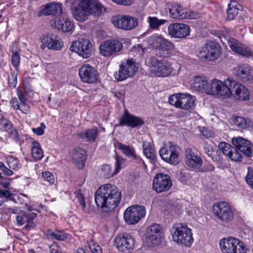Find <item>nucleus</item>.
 <instances>
[{"mask_svg":"<svg viewBox=\"0 0 253 253\" xmlns=\"http://www.w3.org/2000/svg\"><path fill=\"white\" fill-rule=\"evenodd\" d=\"M42 44L41 48L44 49L47 47L49 49L54 50H60L63 45L62 42L54 35H43L41 38Z\"/></svg>","mask_w":253,"mask_h":253,"instance_id":"nucleus-24","label":"nucleus"},{"mask_svg":"<svg viewBox=\"0 0 253 253\" xmlns=\"http://www.w3.org/2000/svg\"><path fill=\"white\" fill-rule=\"evenodd\" d=\"M81 138L88 142H94L98 135V129L96 127H93L78 133Z\"/></svg>","mask_w":253,"mask_h":253,"instance_id":"nucleus-38","label":"nucleus"},{"mask_svg":"<svg viewBox=\"0 0 253 253\" xmlns=\"http://www.w3.org/2000/svg\"><path fill=\"white\" fill-rule=\"evenodd\" d=\"M50 253H61L60 247L56 242H53L52 245L49 246Z\"/></svg>","mask_w":253,"mask_h":253,"instance_id":"nucleus-62","label":"nucleus"},{"mask_svg":"<svg viewBox=\"0 0 253 253\" xmlns=\"http://www.w3.org/2000/svg\"><path fill=\"white\" fill-rule=\"evenodd\" d=\"M221 54L220 45L212 41L204 44L200 48L198 56L202 61H213L217 59Z\"/></svg>","mask_w":253,"mask_h":253,"instance_id":"nucleus-7","label":"nucleus"},{"mask_svg":"<svg viewBox=\"0 0 253 253\" xmlns=\"http://www.w3.org/2000/svg\"><path fill=\"white\" fill-rule=\"evenodd\" d=\"M121 199V192L117 186L107 183L101 185L95 194V201L98 208L108 211L115 209Z\"/></svg>","mask_w":253,"mask_h":253,"instance_id":"nucleus-1","label":"nucleus"},{"mask_svg":"<svg viewBox=\"0 0 253 253\" xmlns=\"http://www.w3.org/2000/svg\"><path fill=\"white\" fill-rule=\"evenodd\" d=\"M223 38L224 40L228 42L229 46L233 51L241 55H243L247 47L246 46L240 43L233 38H230L223 35Z\"/></svg>","mask_w":253,"mask_h":253,"instance_id":"nucleus-35","label":"nucleus"},{"mask_svg":"<svg viewBox=\"0 0 253 253\" xmlns=\"http://www.w3.org/2000/svg\"><path fill=\"white\" fill-rule=\"evenodd\" d=\"M240 7L241 5L236 0H232L230 1V3L228 4V8L227 10V18L228 20L234 19L236 15L238 14Z\"/></svg>","mask_w":253,"mask_h":253,"instance_id":"nucleus-41","label":"nucleus"},{"mask_svg":"<svg viewBox=\"0 0 253 253\" xmlns=\"http://www.w3.org/2000/svg\"><path fill=\"white\" fill-rule=\"evenodd\" d=\"M148 43L150 47L163 51L169 52L173 48V44L171 42L158 34L151 36L148 39Z\"/></svg>","mask_w":253,"mask_h":253,"instance_id":"nucleus-19","label":"nucleus"},{"mask_svg":"<svg viewBox=\"0 0 253 253\" xmlns=\"http://www.w3.org/2000/svg\"><path fill=\"white\" fill-rule=\"evenodd\" d=\"M169 14L171 17L179 19L186 18V9L181 5L173 3L169 9Z\"/></svg>","mask_w":253,"mask_h":253,"instance_id":"nucleus-37","label":"nucleus"},{"mask_svg":"<svg viewBox=\"0 0 253 253\" xmlns=\"http://www.w3.org/2000/svg\"><path fill=\"white\" fill-rule=\"evenodd\" d=\"M18 98L13 97L11 98L9 104L11 108L17 113L19 111L23 114H28L31 111L30 105L27 103V99L23 91L19 88L16 89Z\"/></svg>","mask_w":253,"mask_h":253,"instance_id":"nucleus-15","label":"nucleus"},{"mask_svg":"<svg viewBox=\"0 0 253 253\" xmlns=\"http://www.w3.org/2000/svg\"><path fill=\"white\" fill-rule=\"evenodd\" d=\"M118 148L121 150L122 153L125 156L133 158L138 163L141 164L143 163V161L141 158L136 154V151L133 146L119 143L118 144Z\"/></svg>","mask_w":253,"mask_h":253,"instance_id":"nucleus-33","label":"nucleus"},{"mask_svg":"<svg viewBox=\"0 0 253 253\" xmlns=\"http://www.w3.org/2000/svg\"><path fill=\"white\" fill-rule=\"evenodd\" d=\"M252 73V68L248 64H242L235 69V74L239 79L243 81L249 80Z\"/></svg>","mask_w":253,"mask_h":253,"instance_id":"nucleus-36","label":"nucleus"},{"mask_svg":"<svg viewBox=\"0 0 253 253\" xmlns=\"http://www.w3.org/2000/svg\"><path fill=\"white\" fill-rule=\"evenodd\" d=\"M201 16V13L197 11L190 10L188 12L186 11V18L189 19H197Z\"/></svg>","mask_w":253,"mask_h":253,"instance_id":"nucleus-59","label":"nucleus"},{"mask_svg":"<svg viewBox=\"0 0 253 253\" xmlns=\"http://www.w3.org/2000/svg\"><path fill=\"white\" fill-rule=\"evenodd\" d=\"M99 173L101 176L105 178H109L116 174L115 170H113L112 167L107 164L103 165L99 169Z\"/></svg>","mask_w":253,"mask_h":253,"instance_id":"nucleus-43","label":"nucleus"},{"mask_svg":"<svg viewBox=\"0 0 253 253\" xmlns=\"http://www.w3.org/2000/svg\"><path fill=\"white\" fill-rule=\"evenodd\" d=\"M139 64L132 59H127L121 62L118 71L114 74L115 79L121 82L133 77L138 71Z\"/></svg>","mask_w":253,"mask_h":253,"instance_id":"nucleus-9","label":"nucleus"},{"mask_svg":"<svg viewBox=\"0 0 253 253\" xmlns=\"http://www.w3.org/2000/svg\"><path fill=\"white\" fill-rule=\"evenodd\" d=\"M194 96L186 93H175L169 97V103L177 108L190 111L195 107Z\"/></svg>","mask_w":253,"mask_h":253,"instance_id":"nucleus-6","label":"nucleus"},{"mask_svg":"<svg viewBox=\"0 0 253 253\" xmlns=\"http://www.w3.org/2000/svg\"><path fill=\"white\" fill-rule=\"evenodd\" d=\"M42 175L45 180L47 181L50 184H53L55 178L53 174L49 171H43Z\"/></svg>","mask_w":253,"mask_h":253,"instance_id":"nucleus-55","label":"nucleus"},{"mask_svg":"<svg viewBox=\"0 0 253 253\" xmlns=\"http://www.w3.org/2000/svg\"><path fill=\"white\" fill-rule=\"evenodd\" d=\"M219 245L222 253H247V252L245 243L233 237L221 239Z\"/></svg>","mask_w":253,"mask_h":253,"instance_id":"nucleus-8","label":"nucleus"},{"mask_svg":"<svg viewBox=\"0 0 253 253\" xmlns=\"http://www.w3.org/2000/svg\"><path fill=\"white\" fill-rule=\"evenodd\" d=\"M20 55L17 52L13 53L11 57V63L15 67H17L20 63Z\"/></svg>","mask_w":253,"mask_h":253,"instance_id":"nucleus-60","label":"nucleus"},{"mask_svg":"<svg viewBox=\"0 0 253 253\" xmlns=\"http://www.w3.org/2000/svg\"><path fill=\"white\" fill-rule=\"evenodd\" d=\"M31 157L35 161H38L43 157V150L40 143L36 140L31 143Z\"/></svg>","mask_w":253,"mask_h":253,"instance_id":"nucleus-39","label":"nucleus"},{"mask_svg":"<svg viewBox=\"0 0 253 253\" xmlns=\"http://www.w3.org/2000/svg\"><path fill=\"white\" fill-rule=\"evenodd\" d=\"M185 154V163L189 168L198 169L202 166L203 160L197 150L188 148Z\"/></svg>","mask_w":253,"mask_h":253,"instance_id":"nucleus-27","label":"nucleus"},{"mask_svg":"<svg viewBox=\"0 0 253 253\" xmlns=\"http://www.w3.org/2000/svg\"><path fill=\"white\" fill-rule=\"evenodd\" d=\"M114 3L125 6H129L134 2V0H111Z\"/></svg>","mask_w":253,"mask_h":253,"instance_id":"nucleus-61","label":"nucleus"},{"mask_svg":"<svg viewBox=\"0 0 253 253\" xmlns=\"http://www.w3.org/2000/svg\"><path fill=\"white\" fill-rule=\"evenodd\" d=\"M111 23L117 29L129 31L138 26V20L129 15L118 14L112 17Z\"/></svg>","mask_w":253,"mask_h":253,"instance_id":"nucleus-11","label":"nucleus"},{"mask_svg":"<svg viewBox=\"0 0 253 253\" xmlns=\"http://www.w3.org/2000/svg\"><path fill=\"white\" fill-rule=\"evenodd\" d=\"M36 216L37 213L35 212L28 213L21 212L16 215V219L17 224L20 226L27 223L25 227L26 229H28L34 226V223L32 222V220L36 218Z\"/></svg>","mask_w":253,"mask_h":253,"instance_id":"nucleus-31","label":"nucleus"},{"mask_svg":"<svg viewBox=\"0 0 253 253\" xmlns=\"http://www.w3.org/2000/svg\"><path fill=\"white\" fill-rule=\"evenodd\" d=\"M76 197L79 202L80 205L82 207V209L84 210L85 208V202L84 201V197L81 193V190H77L75 192Z\"/></svg>","mask_w":253,"mask_h":253,"instance_id":"nucleus-52","label":"nucleus"},{"mask_svg":"<svg viewBox=\"0 0 253 253\" xmlns=\"http://www.w3.org/2000/svg\"><path fill=\"white\" fill-rule=\"evenodd\" d=\"M102 8L97 0H76L73 3L71 11L76 20L83 22L88 19L90 14L99 15Z\"/></svg>","mask_w":253,"mask_h":253,"instance_id":"nucleus-3","label":"nucleus"},{"mask_svg":"<svg viewBox=\"0 0 253 253\" xmlns=\"http://www.w3.org/2000/svg\"><path fill=\"white\" fill-rule=\"evenodd\" d=\"M46 126L43 123L40 124V126L37 128H32V131L37 135H42L44 133Z\"/></svg>","mask_w":253,"mask_h":253,"instance_id":"nucleus-58","label":"nucleus"},{"mask_svg":"<svg viewBox=\"0 0 253 253\" xmlns=\"http://www.w3.org/2000/svg\"><path fill=\"white\" fill-rule=\"evenodd\" d=\"M17 73L13 72L8 77V83L11 88H14L17 84Z\"/></svg>","mask_w":253,"mask_h":253,"instance_id":"nucleus-56","label":"nucleus"},{"mask_svg":"<svg viewBox=\"0 0 253 253\" xmlns=\"http://www.w3.org/2000/svg\"><path fill=\"white\" fill-rule=\"evenodd\" d=\"M62 4L57 2H51L40 7V13L44 15L59 14L62 12Z\"/></svg>","mask_w":253,"mask_h":253,"instance_id":"nucleus-30","label":"nucleus"},{"mask_svg":"<svg viewBox=\"0 0 253 253\" xmlns=\"http://www.w3.org/2000/svg\"><path fill=\"white\" fill-rule=\"evenodd\" d=\"M79 76L84 83L94 84L99 81L97 71L88 64L83 65L79 68Z\"/></svg>","mask_w":253,"mask_h":253,"instance_id":"nucleus-20","label":"nucleus"},{"mask_svg":"<svg viewBox=\"0 0 253 253\" xmlns=\"http://www.w3.org/2000/svg\"><path fill=\"white\" fill-rule=\"evenodd\" d=\"M232 143L237 149L246 156L248 157L253 156V146L248 140L240 136L234 137L232 138Z\"/></svg>","mask_w":253,"mask_h":253,"instance_id":"nucleus-26","label":"nucleus"},{"mask_svg":"<svg viewBox=\"0 0 253 253\" xmlns=\"http://www.w3.org/2000/svg\"><path fill=\"white\" fill-rule=\"evenodd\" d=\"M122 43L117 40H108L103 42L99 47V53L106 57H111L118 55L122 51Z\"/></svg>","mask_w":253,"mask_h":253,"instance_id":"nucleus-14","label":"nucleus"},{"mask_svg":"<svg viewBox=\"0 0 253 253\" xmlns=\"http://www.w3.org/2000/svg\"><path fill=\"white\" fill-rule=\"evenodd\" d=\"M190 85L195 91L209 95L210 85L206 77L200 76L193 77L190 81Z\"/></svg>","mask_w":253,"mask_h":253,"instance_id":"nucleus-25","label":"nucleus"},{"mask_svg":"<svg viewBox=\"0 0 253 253\" xmlns=\"http://www.w3.org/2000/svg\"><path fill=\"white\" fill-rule=\"evenodd\" d=\"M145 50V48L143 47L141 44H137L132 47L130 53L136 58H139L143 55Z\"/></svg>","mask_w":253,"mask_h":253,"instance_id":"nucleus-47","label":"nucleus"},{"mask_svg":"<svg viewBox=\"0 0 253 253\" xmlns=\"http://www.w3.org/2000/svg\"><path fill=\"white\" fill-rule=\"evenodd\" d=\"M172 186V181L168 174L160 173L154 177L152 188L157 193L168 191Z\"/></svg>","mask_w":253,"mask_h":253,"instance_id":"nucleus-21","label":"nucleus"},{"mask_svg":"<svg viewBox=\"0 0 253 253\" xmlns=\"http://www.w3.org/2000/svg\"><path fill=\"white\" fill-rule=\"evenodd\" d=\"M6 162L9 167L14 170H18L21 168L19 160L12 156L6 157Z\"/></svg>","mask_w":253,"mask_h":253,"instance_id":"nucleus-46","label":"nucleus"},{"mask_svg":"<svg viewBox=\"0 0 253 253\" xmlns=\"http://www.w3.org/2000/svg\"><path fill=\"white\" fill-rule=\"evenodd\" d=\"M15 195L11 193L9 191L6 189H0V198H5L6 201L10 200L13 198Z\"/></svg>","mask_w":253,"mask_h":253,"instance_id":"nucleus-54","label":"nucleus"},{"mask_svg":"<svg viewBox=\"0 0 253 253\" xmlns=\"http://www.w3.org/2000/svg\"><path fill=\"white\" fill-rule=\"evenodd\" d=\"M116 162H115V172L116 173H118L120 170L125 166L126 162V159L123 157L119 156L117 154L115 156Z\"/></svg>","mask_w":253,"mask_h":253,"instance_id":"nucleus-48","label":"nucleus"},{"mask_svg":"<svg viewBox=\"0 0 253 253\" xmlns=\"http://www.w3.org/2000/svg\"><path fill=\"white\" fill-rule=\"evenodd\" d=\"M0 169L8 176H11L13 174L12 170L7 168L4 164L1 162H0Z\"/></svg>","mask_w":253,"mask_h":253,"instance_id":"nucleus-63","label":"nucleus"},{"mask_svg":"<svg viewBox=\"0 0 253 253\" xmlns=\"http://www.w3.org/2000/svg\"><path fill=\"white\" fill-rule=\"evenodd\" d=\"M26 198H27L26 195L21 194L17 196L16 197H15L14 196L13 198L11 199V201L18 204L23 205L24 204H26Z\"/></svg>","mask_w":253,"mask_h":253,"instance_id":"nucleus-53","label":"nucleus"},{"mask_svg":"<svg viewBox=\"0 0 253 253\" xmlns=\"http://www.w3.org/2000/svg\"><path fill=\"white\" fill-rule=\"evenodd\" d=\"M169 36L174 38H184L190 35L188 25L182 23H173L168 27Z\"/></svg>","mask_w":253,"mask_h":253,"instance_id":"nucleus-23","label":"nucleus"},{"mask_svg":"<svg viewBox=\"0 0 253 253\" xmlns=\"http://www.w3.org/2000/svg\"><path fill=\"white\" fill-rule=\"evenodd\" d=\"M3 127L5 131H6L10 137L13 139L15 141L19 140V137L17 130L12 127L11 123L6 122L3 124Z\"/></svg>","mask_w":253,"mask_h":253,"instance_id":"nucleus-44","label":"nucleus"},{"mask_svg":"<svg viewBox=\"0 0 253 253\" xmlns=\"http://www.w3.org/2000/svg\"><path fill=\"white\" fill-rule=\"evenodd\" d=\"M146 241L150 247L159 245L164 238V232L160 225L153 223L149 226L145 232Z\"/></svg>","mask_w":253,"mask_h":253,"instance_id":"nucleus-13","label":"nucleus"},{"mask_svg":"<svg viewBox=\"0 0 253 253\" xmlns=\"http://www.w3.org/2000/svg\"><path fill=\"white\" fill-rule=\"evenodd\" d=\"M171 234L173 241L179 246L190 247L193 243L192 230L186 223L174 224L171 229Z\"/></svg>","mask_w":253,"mask_h":253,"instance_id":"nucleus-4","label":"nucleus"},{"mask_svg":"<svg viewBox=\"0 0 253 253\" xmlns=\"http://www.w3.org/2000/svg\"><path fill=\"white\" fill-rule=\"evenodd\" d=\"M143 153L145 156L151 160H154L156 158V153L152 147L150 142L147 141L142 142Z\"/></svg>","mask_w":253,"mask_h":253,"instance_id":"nucleus-42","label":"nucleus"},{"mask_svg":"<svg viewBox=\"0 0 253 253\" xmlns=\"http://www.w3.org/2000/svg\"><path fill=\"white\" fill-rule=\"evenodd\" d=\"M87 244L92 253H102L101 247L93 240L87 241Z\"/></svg>","mask_w":253,"mask_h":253,"instance_id":"nucleus-50","label":"nucleus"},{"mask_svg":"<svg viewBox=\"0 0 253 253\" xmlns=\"http://www.w3.org/2000/svg\"><path fill=\"white\" fill-rule=\"evenodd\" d=\"M218 146L223 154L227 157L229 156L232 149L234 148L232 147L229 144L224 142H221L219 143Z\"/></svg>","mask_w":253,"mask_h":253,"instance_id":"nucleus-49","label":"nucleus"},{"mask_svg":"<svg viewBox=\"0 0 253 253\" xmlns=\"http://www.w3.org/2000/svg\"><path fill=\"white\" fill-rule=\"evenodd\" d=\"M232 79L228 78L224 81L217 79H212L210 82V89L209 95L219 99H229L232 97L231 91Z\"/></svg>","mask_w":253,"mask_h":253,"instance_id":"nucleus-5","label":"nucleus"},{"mask_svg":"<svg viewBox=\"0 0 253 253\" xmlns=\"http://www.w3.org/2000/svg\"><path fill=\"white\" fill-rule=\"evenodd\" d=\"M246 180L247 184L253 189V169L252 168H248Z\"/></svg>","mask_w":253,"mask_h":253,"instance_id":"nucleus-57","label":"nucleus"},{"mask_svg":"<svg viewBox=\"0 0 253 253\" xmlns=\"http://www.w3.org/2000/svg\"><path fill=\"white\" fill-rule=\"evenodd\" d=\"M166 21L164 19H159L156 17L149 16L147 18L149 27L152 29H157L161 25L165 23Z\"/></svg>","mask_w":253,"mask_h":253,"instance_id":"nucleus-45","label":"nucleus"},{"mask_svg":"<svg viewBox=\"0 0 253 253\" xmlns=\"http://www.w3.org/2000/svg\"><path fill=\"white\" fill-rule=\"evenodd\" d=\"M180 149L177 145L169 142L160 150L159 154L165 161L171 165H176L180 162Z\"/></svg>","mask_w":253,"mask_h":253,"instance_id":"nucleus-10","label":"nucleus"},{"mask_svg":"<svg viewBox=\"0 0 253 253\" xmlns=\"http://www.w3.org/2000/svg\"><path fill=\"white\" fill-rule=\"evenodd\" d=\"M214 215L219 220L228 222L231 221L234 216V211L231 205L225 202L214 204L212 206Z\"/></svg>","mask_w":253,"mask_h":253,"instance_id":"nucleus-12","label":"nucleus"},{"mask_svg":"<svg viewBox=\"0 0 253 253\" xmlns=\"http://www.w3.org/2000/svg\"><path fill=\"white\" fill-rule=\"evenodd\" d=\"M145 214L146 210L143 206L135 205L126 209L124 212V217L127 224L133 225L137 223Z\"/></svg>","mask_w":253,"mask_h":253,"instance_id":"nucleus-16","label":"nucleus"},{"mask_svg":"<svg viewBox=\"0 0 253 253\" xmlns=\"http://www.w3.org/2000/svg\"><path fill=\"white\" fill-rule=\"evenodd\" d=\"M144 121L140 118L129 113L126 110H125L119 123V126H126L131 128L136 127L142 126Z\"/></svg>","mask_w":253,"mask_h":253,"instance_id":"nucleus-28","label":"nucleus"},{"mask_svg":"<svg viewBox=\"0 0 253 253\" xmlns=\"http://www.w3.org/2000/svg\"><path fill=\"white\" fill-rule=\"evenodd\" d=\"M152 74L158 77H167L177 76L180 72L181 66L178 63H171L164 59H159L151 56L146 61Z\"/></svg>","mask_w":253,"mask_h":253,"instance_id":"nucleus-2","label":"nucleus"},{"mask_svg":"<svg viewBox=\"0 0 253 253\" xmlns=\"http://www.w3.org/2000/svg\"><path fill=\"white\" fill-rule=\"evenodd\" d=\"M115 244L120 252L123 253H130L134 249L135 241L131 235L124 233L116 237Z\"/></svg>","mask_w":253,"mask_h":253,"instance_id":"nucleus-17","label":"nucleus"},{"mask_svg":"<svg viewBox=\"0 0 253 253\" xmlns=\"http://www.w3.org/2000/svg\"><path fill=\"white\" fill-rule=\"evenodd\" d=\"M231 123L236 130H242L246 128H253V122L250 119L242 117H233Z\"/></svg>","mask_w":253,"mask_h":253,"instance_id":"nucleus-32","label":"nucleus"},{"mask_svg":"<svg viewBox=\"0 0 253 253\" xmlns=\"http://www.w3.org/2000/svg\"><path fill=\"white\" fill-rule=\"evenodd\" d=\"M201 134L206 137H210L212 135V132L209 129L205 127H198Z\"/></svg>","mask_w":253,"mask_h":253,"instance_id":"nucleus-64","label":"nucleus"},{"mask_svg":"<svg viewBox=\"0 0 253 253\" xmlns=\"http://www.w3.org/2000/svg\"><path fill=\"white\" fill-rule=\"evenodd\" d=\"M46 238L49 240H56L58 241H64L69 239V234L61 230L49 229L46 233Z\"/></svg>","mask_w":253,"mask_h":253,"instance_id":"nucleus-40","label":"nucleus"},{"mask_svg":"<svg viewBox=\"0 0 253 253\" xmlns=\"http://www.w3.org/2000/svg\"><path fill=\"white\" fill-rule=\"evenodd\" d=\"M86 152L81 149H75L72 154V161L76 167L79 169H83L85 163Z\"/></svg>","mask_w":253,"mask_h":253,"instance_id":"nucleus-34","label":"nucleus"},{"mask_svg":"<svg viewBox=\"0 0 253 253\" xmlns=\"http://www.w3.org/2000/svg\"><path fill=\"white\" fill-rule=\"evenodd\" d=\"M233 161L241 162L242 160V156L240 153L235 148H233L228 157Z\"/></svg>","mask_w":253,"mask_h":253,"instance_id":"nucleus-51","label":"nucleus"},{"mask_svg":"<svg viewBox=\"0 0 253 253\" xmlns=\"http://www.w3.org/2000/svg\"><path fill=\"white\" fill-rule=\"evenodd\" d=\"M231 91L232 97L236 100L246 101L250 99V93L248 88L233 79Z\"/></svg>","mask_w":253,"mask_h":253,"instance_id":"nucleus-22","label":"nucleus"},{"mask_svg":"<svg viewBox=\"0 0 253 253\" xmlns=\"http://www.w3.org/2000/svg\"><path fill=\"white\" fill-rule=\"evenodd\" d=\"M92 45L87 39H81L73 42L70 46L72 51L77 52L84 58L90 57L92 54Z\"/></svg>","mask_w":253,"mask_h":253,"instance_id":"nucleus-18","label":"nucleus"},{"mask_svg":"<svg viewBox=\"0 0 253 253\" xmlns=\"http://www.w3.org/2000/svg\"><path fill=\"white\" fill-rule=\"evenodd\" d=\"M51 26L65 32H71L74 27L71 20L65 15H62L60 18L51 20Z\"/></svg>","mask_w":253,"mask_h":253,"instance_id":"nucleus-29","label":"nucleus"}]
</instances>
